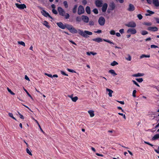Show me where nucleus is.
Returning a JSON list of instances; mask_svg holds the SVG:
<instances>
[{"label":"nucleus","instance_id":"obj_41","mask_svg":"<svg viewBox=\"0 0 159 159\" xmlns=\"http://www.w3.org/2000/svg\"><path fill=\"white\" fill-rule=\"evenodd\" d=\"M8 115L9 116L12 118V119L15 120H16V119L13 116L12 113H9Z\"/></svg>","mask_w":159,"mask_h":159},{"label":"nucleus","instance_id":"obj_2","mask_svg":"<svg viewBox=\"0 0 159 159\" xmlns=\"http://www.w3.org/2000/svg\"><path fill=\"white\" fill-rule=\"evenodd\" d=\"M67 29L72 34H76L78 32L77 30L70 25L67 24Z\"/></svg>","mask_w":159,"mask_h":159},{"label":"nucleus","instance_id":"obj_40","mask_svg":"<svg viewBox=\"0 0 159 159\" xmlns=\"http://www.w3.org/2000/svg\"><path fill=\"white\" fill-rule=\"evenodd\" d=\"M7 89L11 95H15L14 93L10 89L8 88H7Z\"/></svg>","mask_w":159,"mask_h":159},{"label":"nucleus","instance_id":"obj_56","mask_svg":"<svg viewBox=\"0 0 159 159\" xmlns=\"http://www.w3.org/2000/svg\"><path fill=\"white\" fill-rule=\"evenodd\" d=\"M119 31L120 33L121 34H123L124 33V29H120Z\"/></svg>","mask_w":159,"mask_h":159},{"label":"nucleus","instance_id":"obj_29","mask_svg":"<svg viewBox=\"0 0 159 159\" xmlns=\"http://www.w3.org/2000/svg\"><path fill=\"white\" fill-rule=\"evenodd\" d=\"M26 152L28 154L30 155H32L31 151L29 150L28 148H27L26 149Z\"/></svg>","mask_w":159,"mask_h":159},{"label":"nucleus","instance_id":"obj_46","mask_svg":"<svg viewBox=\"0 0 159 159\" xmlns=\"http://www.w3.org/2000/svg\"><path fill=\"white\" fill-rule=\"evenodd\" d=\"M67 70L70 72L72 73H76V72L73 70L69 68L67 69Z\"/></svg>","mask_w":159,"mask_h":159},{"label":"nucleus","instance_id":"obj_30","mask_svg":"<svg viewBox=\"0 0 159 159\" xmlns=\"http://www.w3.org/2000/svg\"><path fill=\"white\" fill-rule=\"evenodd\" d=\"M143 35H144L148 34V32L146 30H143L141 32Z\"/></svg>","mask_w":159,"mask_h":159},{"label":"nucleus","instance_id":"obj_48","mask_svg":"<svg viewBox=\"0 0 159 159\" xmlns=\"http://www.w3.org/2000/svg\"><path fill=\"white\" fill-rule=\"evenodd\" d=\"M137 17L139 20H141L143 18V16L141 14H139L137 15Z\"/></svg>","mask_w":159,"mask_h":159},{"label":"nucleus","instance_id":"obj_51","mask_svg":"<svg viewBox=\"0 0 159 159\" xmlns=\"http://www.w3.org/2000/svg\"><path fill=\"white\" fill-rule=\"evenodd\" d=\"M61 73L62 75H65V76H68V75L66 74L65 73V72L64 71H61Z\"/></svg>","mask_w":159,"mask_h":159},{"label":"nucleus","instance_id":"obj_23","mask_svg":"<svg viewBox=\"0 0 159 159\" xmlns=\"http://www.w3.org/2000/svg\"><path fill=\"white\" fill-rule=\"evenodd\" d=\"M106 90L107 91H108L109 92V93H108L109 96L110 97H111L112 96V94L113 92V91L112 90H111L108 89V88H107L106 89Z\"/></svg>","mask_w":159,"mask_h":159},{"label":"nucleus","instance_id":"obj_37","mask_svg":"<svg viewBox=\"0 0 159 159\" xmlns=\"http://www.w3.org/2000/svg\"><path fill=\"white\" fill-rule=\"evenodd\" d=\"M136 80L139 82L141 83L143 81V79L142 78H136Z\"/></svg>","mask_w":159,"mask_h":159},{"label":"nucleus","instance_id":"obj_13","mask_svg":"<svg viewBox=\"0 0 159 159\" xmlns=\"http://www.w3.org/2000/svg\"><path fill=\"white\" fill-rule=\"evenodd\" d=\"M82 20L85 23H88L89 21L88 17L84 15H82L81 16Z\"/></svg>","mask_w":159,"mask_h":159},{"label":"nucleus","instance_id":"obj_16","mask_svg":"<svg viewBox=\"0 0 159 159\" xmlns=\"http://www.w3.org/2000/svg\"><path fill=\"white\" fill-rule=\"evenodd\" d=\"M107 6L108 5L107 3H105L104 4L102 7V11L103 12H104L106 11Z\"/></svg>","mask_w":159,"mask_h":159},{"label":"nucleus","instance_id":"obj_39","mask_svg":"<svg viewBox=\"0 0 159 159\" xmlns=\"http://www.w3.org/2000/svg\"><path fill=\"white\" fill-rule=\"evenodd\" d=\"M143 24L147 26H151L152 25V23L151 22H144Z\"/></svg>","mask_w":159,"mask_h":159},{"label":"nucleus","instance_id":"obj_34","mask_svg":"<svg viewBox=\"0 0 159 159\" xmlns=\"http://www.w3.org/2000/svg\"><path fill=\"white\" fill-rule=\"evenodd\" d=\"M63 3V4L64 5L65 7L66 8H67L68 7V5L67 2L66 1H64Z\"/></svg>","mask_w":159,"mask_h":159},{"label":"nucleus","instance_id":"obj_42","mask_svg":"<svg viewBox=\"0 0 159 159\" xmlns=\"http://www.w3.org/2000/svg\"><path fill=\"white\" fill-rule=\"evenodd\" d=\"M137 91L136 90H134L133 92L132 95L134 97H136L135 94Z\"/></svg>","mask_w":159,"mask_h":159},{"label":"nucleus","instance_id":"obj_31","mask_svg":"<svg viewBox=\"0 0 159 159\" xmlns=\"http://www.w3.org/2000/svg\"><path fill=\"white\" fill-rule=\"evenodd\" d=\"M118 63L115 61H113L111 64V65L112 66H114L116 65H118Z\"/></svg>","mask_w":159,"mask_h":159},{"label":"nucleus","instance_id":"obj_50","mask_svg":"<svg viewBox=\"0 0 159 159\" xmlns=\"http://www.w3.org/2000/svg\"><path fill=\"white\" fill-rule=\"evenodd\" d=\"M110 33L111 35H115L116 34L115 31L113 30H111Z\"/></svg>","mask_w":159,"mask_h":159},{"label":"nucleus","instance_id":"obj_28","mask_svg":"<svg viewBox=\"0 0 159 159\" xmlns=\"http://www.w3.org/2000/svg\"><path fill=\"white\" fill-rule=\"evenodd\" d=\"M77 5H75L74 6V7H73L72 11L74 13H75L77 11Z\"/></svg>","mask_w":159,"mask_h":159},{"label":"nucleus","instance_id":"obj_15","mask_svg":"<svg viewBox=\"0 0 159 159\" xmlns=\"http://www.w3.org/2000/svg\"><path fill=\"white\" fill-rule=\"evenodd\" d=\"M148 30L149 31H157L158 30V28L156 27H149L148 28Z\"/></svg>","mask_w":159,"mask_h":159},{"label":"nucleus","instance_id":"obj_18","mask_svg":"<svg viewBox=\"0 0 159 159\" xmlns=\"http://www.w3.org/2000/svg\"><path fill=\"white\" fill-rule=\"evenodd\" d=\"M153 3L156 7L159 6V2L158 0H153Z\"/></svg>","mask_w":159,"mask_h":159},{"label":"nucleus","instance_id":"obj_19","mask_svg":"<svg viewBox=\"0 0 159 159\" xmlns=\"http://www.w3.org/2000/svg\"><path fill=\"white\" fill-rule=\"evenodd\" d=\"M88 112L89 114L91 117H93L94 116V111L92 110H90L88 111Z\"/></svg>","mask_w":159,"mask_h":159},{"label":"nucleus","instance_id":"obj_21","mask_svg":"<svg viewBox=\"0 0 159 159\" xmlns=\"http://www.w3.org/2000/svg\"><path fill=\"white\" fill-rule=\"evenodd\" d=\"M144 75V73H138L133 75V77H140Z\"/></svg>","mask_w":159,"mask_h":159},{"label":"nucleus","instance_id":"obj_14","mask_svg":"<svg viewBox=\"0 0 159 159\" xmlns=\"http://www.w3.org/2000/svg\"><path fill=\"white\" fill-rule=\"evenodd\" d=\"M136 32V30L135 29H129L127 31V33H130L132 34H135Z\"/></svg>","mask_w":159,"mask_h":159},{"label":"nucleus","instance_id":"obj_61","mask_svg":"<svg viewBox=\"0 0 159 159\" xmlns=\"http://www.w3.org/2000/svg\"><path fill=\"white\" fill-rule=\"evenodd\" d=\"M69 42H70L71 43H72L73 44H74L75 45H77V44L76 43H75L73 41L71 40H69Z\"/></svg>","mask_w":159,"mask_h":159},{"label":"nucleus","instance_id":"obj_10","mask_svg":"<svg viewBox=\"0 0 159 159\" xmlns=\"http://www.w3.org/2000/svg\"><path fill=\"white\" fill-rule=\"evenodd\" d=\"M84 12V9L83 7L80 5L78 8V14L79 15H80L82 13H83Z\"/></svg>","mask_w":159,"mask_h":159},{"label":"nucleus","instance_id":"obj_35","mask_svg":"<svg viewBox=\"0 0 159 159\" xmlns=\"http://www.w3.org/2000/svg\"><path fill=\"white\" fill-rule=\"evenodd\" d=\"M103 40H104L105 42L108 43H109L111 44H115L113 42H111L110 40H108V39H103Z\"/></svg>","mask_w":159,"mask_h":159},{"label":"nucleus","instance_id":"obj_1","mask_svg":"<svg viewBox=\"0 0 159 159\" xmlns=\"http://www.w3.org/2000/svg\"><path fill=\"white\" fill-rule=\"evenodd\" d=\"M78 32L79 34L85 38H87L89 37L88 35H91L93 34L91 32L87 30H84V31L83 30L80 29L78 30Z\"/></svg>","mask_w":159,"mask_h":159},{"label":"nucleus","instance_id":"obj_20","mask_svg":"<svg viewBox=\"0 0 159 159\" xmlns=\"http://www.w3.org/2000/svg\"><path fill=\"white\" fill-rule=\"evenodd\" d=\"M147 12H148V13L146 14L145 15L146 16H149L151 15H152L154 13V12L151 11H150L149 10H148L147 11Z\"/></svg>","mask_w":159,"mask_h":159},{"label":"nucleus","instance_id":"obj_32","mask_svg":"<svg viewBox=\"0 0 159 159\" xmlns=\"http://www.w3.org/2000/svg\"><path fill=\"white\" fill-rule=\"evenodd\" d=\"M128 57H126L125 59L127 61H130L131 60V57L129 54L128 55Z\"/></svg>","mask_w":159,"mask_h":159},{"label":"nucleus","instance_id":"obj_9","mask_svg":"<svg viewBox=\"0 0 159 159\" xmlns=\"http://www.w3.org/2000/svg\"><path fill=\"white\" fill-rule=\"evenodd\" d=\"M57 24L59 28L61 29H64L66 28H67V24L64 25L61 22H59L57 23Z\"/></svg>","mask_w":159,"mask_h":159},{"label":"nucleus","instance_id":"obj_3","mask_svg":"<svg viewBox=\"0 0 159 159\" xmlns=\"http://www.w3.org/2000/svg\"><path fill=\"white\" fill-rule=\"evenodd\" d=\"M39 9L42 10V11H41V12L43 15L45 17H48L51 19H53L52 17L46 11L44 10L43 7H39Z\"/></svg>","mask_w":159,"mask_h":159},{"label":"nucleus","instance_id":"obj_53","mask_svg":"<svg viewBox=\"0 0 159 159\" xmlns=\"http://www.w3.org/2000/svg\"><path fill=\"white\" fill-rule=\"evenodd\" d=\"M158 48V47L156 45H151V48Z\"/></svg>","mask_w":159,"mask_h":159},{"label":"nucleus","instance_id":"obj_33","mask_svg":"<svg viewBox=\"0 0 159 159\" xmlns=\"http://www.w3.org/2000/svg\"><path fill=\"white\" fill-rule=\"evenodd\" d=\"M96 53H94V52H87V54L88 55V56H89L91 54H92L93 55H94L96 54Z\"/></svg>","mask_w":159,"mask_h":159},{"label":"nucleus","instance_id":"obj_63","mask_svg":"<svg viewBox=\"0 0 159 159\" xmlns=\"http://www.w3.org/2000/svg\"><path fill=\"white\" fill-rule=\"evenodd\" d=\"M115 34L118 37H120L121 36L120 34L118 32L116 33Z\"/></svg>","mask_w":159,"mask_h":159},{"label":"nucleus","instance_id":"obj_26","mask_svg":"<svg viewBox=\"0 0 159 159\" xmlns=\"http://www.w3.org/2000/svg\"><path fill=\"white\" fill-rule=\"evenodd\" d=\"M150 57V55L142 54L140 57V59H142L144 57Z\"/></svg>","mask_w":159,"mask_h":159},{"label":"nucleus","instance_id":"obj_22","mask_svg":"<svg viewBox=\"0 0 159 159\" xmlns=\"http://www.w3.org/2000/svg\"><path fill=\"white\" fill-rule=\"evenodd\" d=\"M109 72L112 75L114 76L117 75V74L116 73L114 70L112 69L110 70L109 71Z\"/></svg>","mask_w":159,"mask_h":159},{"label":"nucleus","instance_id":"obj_4","mask_svg":"<svg viewBox=\"0 0 159 159\" xmlns=\"http://www.w3.org/2000/svg\"><path fill=\"white\" fill-rule=\"evenodd\" d=\"M98 22L100 25H104L105 22V20L104 18L102 16L100 17L98 20Z\"/></svg>","mask_w":159,"mask_h":159},{"label":"nucleus","instance_id":"obj_59","mask_svg":"<svg viewBox=\"0 0 159 159\" xmlns=\"http://www.w3.org/2000/svg\"><path fill=\"white\" fill-rule=\"evenodd\" d=\"M18 113L19 115L20 116V118H21V119H24V117L22 115H21V114H20L19 112H18Z\"/></svg>","mask_w":159,"mask_h":159},{"label":"nucleus","instance_id":"obj_6","mask_svg":"<svg viewBox=\"0 0 159 159\" xmlns=\"http://www.w3.org/2000/svg\"><path fill=\"white\" fill-rule=\"evenodd\" d=\"M15 5L17 8L20 9H23L26 8V5L24 4H19L18 3H16Z\"/></svg>","mask_w":159,"mask_h":159},{"label":"nucleus","instance_id":"obj_27","mask_svg":"<svg viewBox=\"0 0 159 159\" xmlns=\"http://www.w3.org/2000/svg\"><path fill=\"white\" fill-rule=\"evenodd\" d=\"M159 138V134H157L154 135L152 139L153 140L157 139Z\"/></svg>","mask_w":159,"mask_h":159},{"label":"nucleus","instance_id":"obj_62","mask_svg":"<svg viewBox=\"0 0 159 159\" xmlns=\"http://www.w3.org/2000/svg\"><path fill=\"white\" fill-rule=\"evenodd\" d=\"M25 79L28 81H30V79L27 75H25Z\"/></svg>","mask_w":159,"mask_h":159},{"label":"nucleus","instance_id":"obj_60","mask_svg":"<svg viewBox=\"0 0 159 159\" xmlns=\"http://www.w3.org/2000/svg\"><path fill=\"white\" fill-rule=\"evenodd\" d=\"M154 150L157 153L159 154V146L158 147L157 149H154Z\"/></svg>","mask_w":159,"mask_h":159},{"label":"nucleus","instance_id":"obj_44","mask_svg":"<svg viewBox=\"0 0 159 159\" xmlns=\"http://www.w3.org/2000/svg\"><path fill=\"white\" fill-rule=\"evenodd\" d=\"M93 11L95 14H98V11L96 8L94 9L93 10Z\"/></svg>","mask_w":159,"mask_h":159},{"label":"nucleus","instance_id":"obj_52","mask_svg":"<svg viewBox=\"0 0 159 159\" xmlns=\"http://www.w3.org/2000/svg\"><path fill=\"white\" fill-rule=\"evenodd\" d=\"M52 12L55 14H57V11L55 9H53L52 10Z\"/></svg>","mask_w":159,"mask_h":159},{"label":"nucleus","instance_id":"obj_36","mask_svg":"<svg viewBox=\"0 0 159 159\" xmlns=\"http://www.w3.org/2000/svg\"><path fill=\"white\" fill-rule=\"evenodd\" d=\"M78 99V98L77 96H75L72 98V100L74 102H76Z\"/></svg>","mask_w":159,"mask_h":159},{"label":"nucleus","instance_id":"obj_49","mask_svg":"<svg viewBox=\"0 0 159 159\" xmlns=\"http://www.w3.org/2000/svg\"><path fill=\"white\" fill-rule=\"evenodd\" d=\"M132 81L133 83L136 85L138 87H140V86L139 85V84H138V83L135 80H132Z\"/></svg>","mask_w":159,"mask_h":159},{"label":"nucleus","instance_id":"obj_17","mask_svg":"<svg viewBox=\"0 0 159 159\" xmlns=\"http://www.w3.org/2000/svg\"><path fill=\"white\" fill-rule=\"evenodd\" d=\"M92 40L98 43H100L102 41V39L101 38H97L92 39Z\"/></svg>","mask_w":159,"mask_h":159},{"label":"nucleus","instance_id":"obj_25","mask_svg":"<svg viewBox=\"0 0 159 159\" xmlns=\"http://www.w3.org/2000/svg\"><path fill=\"white\" fill-rule=\"evenodd\" d=\"M43 24L48 28H50V26L48 25V22L46 21H44Z\"/></svg>","mask_w":159,"mask_h":159},{"label":"nucleus","instance_id":"obj_11","mask_svg":"<svg viewBox=\"0 0 159 159\" xmlns=\"http://www.w3.org/2000/svg\"><path fill=\"white\" fill-rule=\"evenodd\" d=\"M135 9V7L134 5L132 4H129L127 10L129 11H133Z\"/></svg>","mask_w":159,"mask_h":159},{"label":"nucleus","instance_id":"obj_58","mask_svg":"<svg viewBox=\"0 0 159 159\" xmlns=\"http://www.w3.org/2000/svg\"><path fill=\"white\" fill-rule=\"evenodd\" d=\"M82 2L84 5H85L87 3V2L86 0H83Z\"/></svg>","mask_w":159,"mask_h":159},{"label":"nucleus","instance_id":"obj_57","mask_svg":"<svg viewBox=\"0 0 159 159\" xmlns=\"http://www.w3.org/2000/svg\"><path fill=\"white\" fill-rule=\"evenodd\" d=\"M45 75H46L48 76L49 77H50L51 78H52V75L51 74H48L47 73H45Z\"/></svg>","mask_w":159,"mask_h":159},{"label":"nucleus","instance_id":"obj_43","mask_svg":"<svg viewBox=\"0 0 159 159\" xmlns=\"http://www.w3.org/2000/svg\"><path fill=\"white\" fill-rule=\"evenodd\" d=\"M89 25L90 26H93L94 25V22L92 20H90L89 22Z\"/></svg>","mask_w":159,"mask_h":159},{"label":"nucleus","instance_id":"obj_55","mask_svg":"<svg viewBox=\"0 0 159 159\" xmlns=\"http://www.w3.org/2000/svg\"><path fill=\"white\" fill-rule=\"evenodd\" d=\"M155 20H156L157 23L159 24V18L157 17L154 18Z\"/></svg>","mask_w":159,"mask_h":159},{"label":"nucleus","instance_id":"obj_64","mask_svg":"<svg viewBox=\"0 0 159 159\" xmlns=\"http://www.w3.org/2000/svg\"><path fill=\"white\" fill-rule=\"evenodd\" d=\"M96 154L98 156L102 157L103 156V155L100 154H99L98 153H96Z\"/></svg>","mask_w":159,"mask_h":159},{"label":"nucleus","instance_id":"obj_12","mask_svg":"<svg viewBox=\"0 0 159 159\" xmlns=\"http://www.w3.org/2000/svg\"><path fill=\"white\" fill-rule=\"evenodd\" d=\"M116 7L115 4L113 2H112L109 5V8L111 11H112Z\"/></svg>","mask_w":159,"mask_h":159},{"label":"nucleus","instance_id":"obj_38","mask_svg":"<svg viewBox=\"0 0 159 159\" xmlns=\"http://www.w3.org/2000/svg\"><path fill=\"white\" fill-rule=\"evenodd\" d=\"M18 43L19 44L21 45L24 46H25V43L22 41H18Z\"/></svg>","mask_w":159,"mask_h":159},{"label":"nucleus","instance_id":"obj_45","mask_svg":"<svg viewBox=\"0 0 159 159\" xmlns=\"http://www.w3.org/2000/svg\"><path fill=\"white\" fill-rule=\"evenodd\" d=\"M82 20V17L80 18L79 17H77L76 18V20L78 22H80Z\"/></svg>","mask_w":159,"mask_h":159},{"label":"nucleus","instance_id":"obj_8","mask_svg":"<svg viewBox=\"0 0 159 159\" xmlns=\"http://www.w3.org/2000/svg\"><path fill=\"white\" fill-rule=\"evenodd\" d=\"M57 10L60 15L62 16H65V11L61 7H58L57 8Z\"/></svg>","mask_w":159,"mask_h":159},{"label":"nucleus","instance_id":"obj_7","mask_svg":"<svg viewBox=\"0 0 159 159\" xmlns=\"http://www.w3.org/2000/svg\"><path fill=\"white\" fill-rule=\"evenodd\" d=\"M95 4L97 7H100L102 6L103 1L102 0H96L95 1Z\"/></svg>","mask_w":159,"mask_h":159},{"label":"nucleus","instance_id":"obj_47","mask_svg":"<svg viewBox=\"0 0 159 159\" xmlns=\"http://www.w3.org/2000/svg\"><path fill=\"white\" fill-rule=\"evenodd\" d=\"M65 16V19H68L69 18V17H70V15L68 13H67L65 15V16Z\"/></svg>","mask_w":159,"mask_h":159},{"label":"nucleus","instance_id":"obj_54","mask_svg":"<svg viewBox=\"0 0 159 159\" xmlns=\"http://www.w3.org/2000/svg\"><path fill=\"white\" fill-rule=\"evenodd\" d=\"M94 32L98 34H100L102 33V30H98L97 31H95Z\"/></svg>","mask_w":159,"mask_h":159},{"label":"nucleus","instance_id":"obj_5","mask_svg":"<svg viewBox=\"0 0 159 159\" xmlns=\"http://www.w3.org/2000/svg\"><path fill=\"white\" fill-rule=\"evenodd\" d=\"M125 25L128 27L134 28L136 26V23L134 21H130L127 24H126Z\"/></svg>","mask_w":159,"mask_h":159},{"label":"nucleus","instance_id":"obj_24","mask_svg":"<svg viewBox=\"0 0 159 159\" xmlns=\"http://www.w3.org/2000/svg\"><path fill=\"white\" fill-rule=\"evenodd\" d=\"M86 12L88 14H90V8L89 6H87L85 9Z\"/></svg>","mask_w":159,"mask_h":159}]
</instances>
